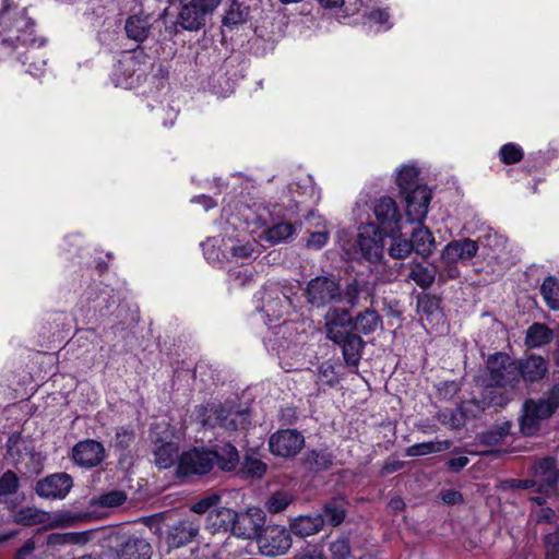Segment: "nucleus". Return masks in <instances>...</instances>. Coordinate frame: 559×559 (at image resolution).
Here are the masks:
<instances>
[{
  "mask_svg": "<svg viewBox=\"0 0 559 559\" xmlns=\"http://www.w3.org/2000/svg\"><path fill=\"white\" fill-rule=\"evenodd\" d=\"M381 325V317L373 309L353 318L346 309L331 308L325 314L324 328L326 337L341 347L345 365L357 368L366 345L358 333L369 335Z\"/></svg>",
  "mask_w": 559,
  "mask_h": 559,
  "instance_id": "1",
  "label": "nucleus"
},
{
  "mask_svg": "<svg viewBox=\"0 0 559 559\" xmlns=\"http://www.w3.org/2000/svg\"><path fill=\"white\" fill-rule=\"evenodd\" d=\"M484 392L483 408L503 407L512 399L519 384L516 359L506 353L490 355L486 361V373L480 378Z\"/></svg>",
  "mask_w": 559,
  "mask_h": 559,
  "instance_id": "2",
  "label": "nucleus"
},
{
  "mask_svg": "<svg viewBox=\"0 0 559 559\" xmlns=\"http://www.w3.org/2000/svg\"><path fill=\"white\" fill-rule=\"evenodd\" d=\"M0 57L11 55L19 45L33 46L34 22L26 16V10H11L8 0H2L0 12Z\"/></svg>",
  "mask_w": 559,
  "mask_h": 559,
  "instance_id": "3",
  "label": "nucleus"
},
{
  "mask_svg": "<svg viewBox=\"0 0 559 559\" xmlns=\"http://www.w3.org/2000/svg\"><path fill=\"white\" fill-rule=\"evenodd\" d=\"M197 420L203 427H221L227 431H236L239 427L243 428L249 424L248 413L227 411L222 405L215 404L198 406Z\"/></svg>",
  "mask_w": 559,
  "mask_h": 559,
  "instance_id": "4",
  "label": "nucleus"
},
{
  "mask_svg": "<svg viewBox=\"0 0 559 559\" xmlns=\"http://www.w3.org/2000/svg\"><path fill=\"white\" fill-rule=\"evenodd\" d=\"M307 302L314 308H323L342 300L340 281L334 275H319L311 278L306 286Z\"/></svg>",
  "mask_w": 559,
  "mask_h": 559,
  "instance_id": "5",
  "label": "nucleus"
},
{
  "mask_svg": "<svg viewBox=\"0 0 559 559\" xmlns=\"http://www.w3.org/2000/svg\"><path fill=\"white\" fill-rule=\"evenodd\" d=\"M295 288L288 282H272L264 286L261 297L262 310L267 317L280 319L287 313L292 306V296Z\"/></svg>",
  "mask_w": 559,
  "mask_h": 559,
  "instance_id": "6",
  "label": "nucleus"
},
{
  "mask_svg": "<svg viewBox=\"0 0 559 559\" xmlns=\"http://www.w3.org/2000/svg\"><path fill=\"white\" fill-rule=\"evenodd\" d=\"M499 243V237L497 234L488 233L478 240L471 238H463L459 240L450 241L441 252V259L447 264H455L459 261H467L476 257L479 245L483 246H497Z\"/></svg>",
  "mask_w": 559,
  "mask_h": 559,
  "instance_id": "7",
  "label": "nucleus"
},
{
  "mask_svg": "<svg viewBox=\"0 0 559 559\" xmlns=\"http://www.w3.org/2000/svg\"><path fill=\"white\" fill-rule=\"evenodd\" d=\"M221 0H191L180 9L177 24L189 32H198L205 26L207 17L219 5Z\"/></svg>",
  "mask_w": 559,
  "mask_h": 559,
  "instance_id": "8",
  "label": "nucleus"
},
{
  "mask_svg": "<svg viewBox=\"0 0 559 559\" xmlns=\"http://www.w3.org/2000/svg\"><path fill=\"white\" fill-rule=\"evenodd\" d=\"M305 442V436L299 430L280 429L270 436L269 450L274 456L288 460L300 453Z\"/></svg>",
  "mask_w": 559,
  "mask_h": 559,
  "instance_id": "9",
  "label": "nucleus"
},
{
  "mask_svg": "<svg viewBox=\"0 0 559 559\" xmlns=\"http://www.w3.org/2000/svg\"><path fill=\"white\" fill-rule=\"evenodd\" d=\"M290 531L281 525L263 527L258 540L260 552L266 557L285 555L292 547Z\"/></svg>",
  "mask_w": 559,
  "mask_h": 559,
  "instance_id": "10",
  "label": "nucleus"
},
{
  "mask_svg": "<svg viewBox=\"0 0 559 559\" xmlns=\"http://www.w3.org/2000/svg\"><path fill=\"white\" fill-rule=\"evenodd\" d=\"M213 468V455L209 449H192L183 452L178 460L177 476L205 475Z\"/></svg>",
  "mask_w": 559,
  "mask_h": 559,
  "instance_id": "11",
  "label": "nucleus"
},
{
  "mask_svg": "<svg viewBox=\"0 0 559 559\" xmlns=\"http://www.w3.org/2000/svg\"><path fill=\"white\" fill-rule=\"evenodd\" d=\"M265 524V512L260 508H248L236 512L233 534L247 539L259 538Z\"/></svg>",
  "mask_w": 559,
  "mask_h": 559,
  "instance_id": "12",
  "label": "nucleus"
},
{
  "mask_svg": "<svg viewBox=\"0 0 559 559\" xmlns=\"http://www.w3.org/2000/svg\"><path fill=\"white\" fill-rule=\"evenodd\" d=\"M357 247L361 255L369 262H380L383 257V238L374 224H366L359 229Z\"/></svg>",
  "mask_w": 559,
  "mask_h": 559,
  "instance_id": "13",
  "label": "nucleus"
},
{
  "mask_svg": "<svg viewBox=\"0 0 559 559\" xmlns=\"http://www.w3.org/2000/svg\"><path fill=\"white\" fill-rule=\"evenodd\" d=\"M73 487V479L67 473H55L39 479L35 492L46 499H64Z\"/></svg>",
  "mask_w": 559,
  "mask_h": 559,
  "instance_id": "14",
  "label": "nucleus"
},
{
  "mask_svg": "<svg viewBox=\"0 0 559 559\" xmlns=\"http://www.w3.org/2000/svg\"><path fill=\"white\" fill-rule=\"evenodd\" d=\"M106 459L104 445L94 439H85L78 442L72 449V460L75 464L93 468L100 465Z\"/></svg>",
  "mask_w": 559,
  "mask_h": 559,
  "instance_id": "15",
  "label": "nucleus"
},
{
  "mask_svg": "<svg viewBox=\"0 0 559 559\" xmlns=\"http://www.w3.org/2000/svg\"><path fill=\"white\" fill-rule=\"evenodd\" d=\"M405 195L406 216L411 223H421L427 216L431 191L425 185L416 186Z\"/></svg>",
  "mask_w": 559,
  "mask_h": 559,
  "instance_id": "16",
  "label": "nucleus"
},
{
  "mask_svg": "<svg viewBox=\"0 0 559 559\" xmlns=\"http://www.w3.org/2000/svg\"><path fill=\"white\" fill-rule=\"evenodd\" d=\"M373 213L383 234L400 233L401 214L393 199L380 198L373 207Z\"/></svg>",
  "mask_w": 559,
  "mask_h": 559,
  "instance_id": "17",
  "label": "nucleus"
},
{
  "mask_svg": "<svg viewBox=\"0 0 559 559\" xmlns=\"http://www.w3.org/2000/svg\"><path fill=\"white\" fill-rule=\"evenodd\" d=\"M199 532V520L182 519L169 526L166 542L169 547L179 548L195 540Z\"/></svg>",
  "mask_w": 559,
  "mask_h": 559,
  "instance_id": "18",
  "label": "nucleus"
},
{
  "mask_svg": "<svg viewBox=\"0 0 559 559\" xmlns=\"http://www.w3.org/2000/svg\"><path fill=\"white\" fill-rule=\"evenodd\" d=\"M534 480H537V490L548 492L555 489L559 481V471L556 466V460L547 456L538 460L533 467Z\"/></svg>",
  "mask_w": 559,
  "mask_h": 559,
  "instance_id": "19",
  "label": "nucleus"
},
{
  "mask_svg": "<svg viewBox=\"0 0 559 559\" xmlns=\"http://www.w3.org/2000/svg\"><path fill=\"white\" fill-rule=\"evenodd\" d=\"M519 381L534 383L540 381L547 373L548 367L542 356L531 355L526 358L518 359Z\"/></svg>",
  "mask_w": 559,
  "mask_h": 559,
  "instance_id": "20",
  "label": "nucleus"
},
{
  "mask_svg": "<svg viewBox=\"0 0 559 559\" xmlns=\"http://www.w3.org/2000/svg\"><path fill=\"white\" fill-rule=\"evenodd\" d=\"M334 455L328 448L310 449L299 460L300 466L310 473H320L333 465Z\"/></svg>",
  "mask_w": 559,
  "mask_h": 559,
  "instance_id": "21",
  "label": "nucleus"
},
{
  "mask_svg": "<svg viewBox=\"0 0 559 559\" xmlns=\"http://www.w3.org/2000/svg\"><path fill=\"white\" fill-rule=\"evenodd\" d=\"M481 401L471 400L464 402L456 409L450 411L449 414H443V423L451 428L463 427L467 419L476 418L480 412H484Z\"/></svg>",
  "mask_w": 559,
  "mask_h": 559,
  "instance_id": "22",
  "label": "nucleus"
},
{
  "mask_svg": "<svg viewBox=\"0 0 559 559\" xmlns=\"http://www.w3.org/2000/svg\"><path fill=\"white\" fill-rule=\"evenodd\" d=\"M153 554L151 544L142 537L129 536L119 546V559H151Z\"/></svg>",
  "mask_w": 559,
  "mask_h": 559,
  "instance_id": "23",
  "label": "nucleus"
},
{
  "mask_svg": "<svg viewBox=\"0 0 559 559\" xmlns=\"http://www.w3.org/2000/svg\"><path fill=\"white\" fill-rule=\"evenodd\" d=\"M324 526L321 514L299 515L289 523V531L294 535L305 538L318 534Z\"/></svg>",
  "mask_w": 559,
  "mask_h": 559,
  "instance_id": "24",
  "label": "nucleus"
},
{
  "mask_svg": "<svg viewBox=\"0 0 559 559\" xmlns=\"http://www.w3.org/2000/svg\"><path fill=\"white\" fill-rule=\"evenodd\" d=\"M211 454L213 455V465L216 463L224 472L235 471L239 464L238 450L230 442L216 445L214 450H211Z\"/></svg>",
  "mask_w": 559,
  "mask_h": 559,
  "instance_id": "25",
  "label": "nucleus"
},
{
  "mask_svg": "<svg viewBox=\"0 0 559 559\" xmlns=\"http://www.w3.org/2000/svg\"><path fill=\"white\" fill-rule=\"evenodd\" d=\"M409 241L414 246L413 250L423 258H428L436 248L435 237L424 225V222L418 223V226L412 233Z\"/></svg>",
  "mask_w": 559,
  "mask_h": 559,
  "instance_id": "26",
  "label": "nucleus"
},
{
  "mask_svg": "<svg viewBox=\"0 0 559 559\" xmlns=\"http://www.w3.org/2000/svg\"><path fill=\"white\" fill-rule=\"evenodd\" d=\"M178 444L174 441L155 440L153 450L155 465L159 468L170 467L178 456Z\"/></svg>",
  "mask_w": 559,
  "mask_h": 559,
  "instance_id": "27",
  "label": "nucleus"
},
{
  "mask_svg": "<svg viewBox=\"0 0 559 559\" xmlns=\"http://www.w3.org/2000/svg\"><path fill=\"white\" fill-rule=\"evenodd\" d=\"M151 28L148 16L131 15L124 24L127 37L136 43H143L148 37Z\"/></svg>",
  "mask_w": 559,
  "mask_h": 559,
  "instance_id": "28",
  "label": "nucleus"
},
{
  "mask_svg": "<svg viewBox=\"0 0 559 559\" xmlns=\"http://www.w3.org/2000/svg\"><path fill=\"white\" fill-rule=\"evenodd\" d=\"M346 504L347 502L342 497H334L326 501L323 504L322 513H320L324 519V523L326 522L332 526L342 524L346 516Z\"/></svg>",
  "mask_w": 559,
  "mask_h": 559,
  "instance_id": "29",
  "label": "nucleus"
},
{
  "mask_svg": "<svg viewBox=\"0 0 559 559\" xmlns=\"http://www.w3.org/2000/svg\"><path fill=\"white\" fill-rule=\"evenodd\" d=\"M250 11V5L245 0H233L223 17V24L233 29L248 21Z\"/></svg>",
  "mask_w": 559,
  "mask_h": 559,
  "instance_id": "30",
  "label": "nucleus"
},
{
  "mask_svg": "<svg viewBox=\"0 0 559 559\" xmlns=\"http://www.w3.org/2000/svg\"><path fill=\"white\" fill-rule=\"evenodd\" d=\"M524 405L526 406V411L532 412L542 421L549 418L555 413L556 408L559 406V401L552 399L550 391L547 399L538 401L527 400Z\"/></svg>",
  "mask_w": 559,
  "mask_h": 559,
  "instance_id": "31",
  "label": "nucleus"
},
{
  "mask_svg": "<svg viewBox=\"0 0 559 559\" xmlns=\"http://www.w3.org/2000/svg\"><path fill=\"white\" fill-rule=\"evenodd\" d=\"M90 540V532L52 533L47 536L49 547L63 545H84Z\"/></svg>",
  "mask_w": 559,
  "mask_h": 559,
  "instance_id": "32",
  "label": "nucleus"
},
{
  "mask_svg": "<svg viewBox=\"0 0 559 559\" xmlns=\"http://www.w3.org/2000/svg\"><path fill=\"white\" fill-rule=\"evenodd\" d=\"M417 312L426 317V320L439 322L442 318L440 300L429 294L419 295L417 298Z\"/></svg>",
  "mask_w": 559,
  "mask_h": 559,
  "instance_id": "33",
  "label": "nucleus"
},
{
  "mask_svg": "<svg viewBox=\"0 0 559 559\" xmlns=\"http://www.w3.org/2000/svg\"><path fill=\"white\" fill-rule=\"evenodd\" d=\"M437 273L433 265L416 263L408 274V280L414 281L420 288L428 289L435 283Z\"/></svg>",
  "mask_w": 559,
  "mask_h": 559,
  "instance_id": "34",
  "label": "nucleus"
},
{
  "mask_svg": "<svg viewBox=\"0 0 559 559\" xmlns=\"http://www.w3.org/2000/svg\"><path fill=\"white\" fill-rule=\"evenodd\" d=\"M552 340V331L543 323H534L526 332L525 343L528 347H539Z\"/></svg>",
  "mask_w": 559,
  "mask_h": 559,
  "instance_id": "35",
  "label": "nucleus"
},
{
  "mask_svg": "<svg viewBox=\"0 0 559 559\" xmlns=\"http://www.w3.org/2000/svg\"><path fill=\"white\" fill-rule=\"evenodd\" d=\"M127 501V493L123 490H110L93 497L90 506L95 508H118Z\"/></svg>",
  "mask_w": 559,
  "mask_h": 559,
  "instance_id": "36",
  "label": "nucleus"
},
{
  "mask_svg": "<svg viewBox=\"0 0 559 559\" xmlns=\"http://www.w3.org/2000/svg\"><path fill=\"white\" fill-rule=\"evenodd\" d=\"M386 235L391 238L388 253L392 259L403 260L414 251V246L411 245V241L404 238L400 233Z\"/></svg>",
  "mask_w": 559,
  "mask_h": 559,
  "instance_id": "37",
  "label": "nucleus"
},
{
  "mask_svg": "<svg viewBox=\"0 0 559 559\" xmlns=\"http://www.w3.org/2000/svg\"><path fill=\"white\" fill-rule=\"evenodd\" d=\"M451 442L449 440L443 441H429L416 443L406 449L407 456H423L431 453L443 452L450 449Z\"/></svg>",
  "mask_w": 559,
  "mask_h": 559,
  "instance_id": "38",
  "label": "nucleus"
},
{
  "mask_svg": "<svg viewBox=\"0 0 559 559\" xmlns=\"http://www.w3.org/2000/svg\"><path fill=\"white\" fill-rule=\"evenodd\" d=\"M236 511L228 508H219L210 512L209 520L217 530L230 531L235 525Z\"/></svg>",
  "mask_w": 559,
  "mask_h": 559,
  "instance_id": "39",
  "label": "nucleus"
},
{
  "mask_svg": "<svg viewBox=\"0 0 559 559\" xmlns=\"http://www.w3.org/2000/svg\"><path fill=\"white\" fill-rule=\"evenodd\" d=\"M540 294L551 309H559V281L556 277L547 276L544 280Z\"/></svg>",
  "mask_w": 559,
  "mask_h": 559,
  "instance_id": "40",
  "label": "nucleus"
},
{
  "mask_svg": "<svg viewBox=\"0 0 559 559\" xmlns=\"http://www.w3.org/2000/svg\"><path fill=\"white\" fill-rule=\"evenodd\" d=\"M293 496L283 490L273 492L264 503V509L271 514H277L287 509L293 502Z\"/></svg>",
  "mask_w": 559,
  "mask_h": 559,
  "instance_id": "41",
  "label": "nucleus"
},
{
  "mask_svg": "<svg viewBox=\"0 0 559 559\" xmlns=\"http://www.w3.org/2000/svg\"><path fill=\"white\" fill-rule=\"evenodd\" d=\"M267 465L255 453H247L242 463V473L250 478H262Z\"/></svg>",
  "mask_w": 559,
  "mask_h": 559,
  "instance_id": "42",
  "label": "nucleus"
},
{
  "mask_svg": "<svg viewBox=\"0 0 559 559\" xmlns=\"http://www.w3.org/2000/svg\"><path fill=\"white\" fill-rule=\"evenodd\" d=\"M47 513L32 507L20 509L14 515V522L24 526L44 523Z\"/></svg>",
  "mask_w": 559,
  "mask_h": 559,
  "instance_id": "43",
  "label": "nucleus"
},
{
  "mask_svg": "<svg viewBox=\"0 0 559 559\" xmlns=\"http://www.w3.org/2000/svg\"><path fill=\"white\" fill-rule=\"evenodd\" d=\"M545 559H559V526H550L543 536Z\"/></svg>",
  "mask_w": 559,
  "mask_h": 559,
  "instance_id": "44",
  "label": "nucleus"
},
{
  "mask_svg": "<svg viewBox=\"0 0 559 559\" xmlns=\"http://www.w3.org/2000/svg\"><path fill=\"white\" fill-rule=\"evenodd\" d=\"M418 170L414 166H403L397 176V186L402 194L413 190L418 182Z\"/></svg>",
  "mask_w": 559,
  "mask_h": 559,
  "instance_id": "45",
  "label": "nucleus"
},
{
  "mask_svg": "<svg viewBox=\"0 0 559 559\" xmlns=\"http://www.w3.org/2000/svg\"><path fill=\"white\" fill-rule=\"evenodd\" d=\"M295 233V226L288 222L273 225L265 231V238L271 243H278L286 240Z\"/></svg>",
  "mask_w": 559,
  "mask_h": 559,
  "instance_id": "46",
  "label": "nucleus"
},
{
  "mask_svg": "<svg viewBox=\"0 0 559 559\" xmlns=\"http://www.w3.org/2000/svg\"><path fill=\"white\" fill-rule=\"evenodd\" d=\"M135 432L132 427H118L110 445L118 451H126L134 442Z\"/></svg>",
  "mask_w": 559,
  "mask_h": 559,
  "instance_id": "47",
  "label": "nucleus"
},
{
  "mask_svg": "<svg viewBox=\"0 0 559 559\" xmlns=\"http://www.w3.org/2000/svg\"><path fill=\"white\" fill-rule=\"evenodd\" d=\"M29 61L26 71L32 75H39L45 70L46 61L39 57V51L37 48H28L26 52L23 53L22 63L24 66Z\"/></svg>",
  "mask_w": 559,
  "mask_h": 559,
  "instance_id": "48",
  "label": "nucleus"
},
{
  "mask_svg": "<svg viewBox=\"0 0 559 559\" xmlns=\"http://www.w3.org/2000/svg\"><path fill=\"white\" fill-rule=\"evenodd\" d=\"M522 415L520 417V430L524 436H534L540 429V420L532 412L526 411L523 404Z\"/></svg>",
  "mask_w": 559,
  "mask_h": 559,
  "instance_id": "49",
  "label": "nucleus"
},
{
  "mask_svg": "<svg viewBox=\"0 0 559 559\" xmlns=\"http://www.w3.org/2000/svg\"><path fill=\"white\" fill-rule=\"evenodd\" d=\"M499 155L502 163L511 165L522 160L523 151L519 145L508 143L501 146Z\"/></svg>",
  "mask_w": 559,
  "mask_h": 559,
  "instance_id": "50",
  "label": "nucleus"
},
{
  "mask_svg": "<svg viewBox=\"0 0 559 559\" xmlns=\"http://www.w3.org/2000/svg\"><path fill=\"white\" fill-rule=\"evenodd\" d=\"M19 488V478L12 471H7L0 477V496L14 493Z\"/></svg>",
  "mask_w": 559,
  "mask_h": 559,
  "instance_id": "51",
  "label": "nucleus"
},
{
  "mask_svg": "<svg viewBox=\"0 0 559 559\" xmlns=\"http://www.w3.org/2000/svg\"><path fill=\"white\" fill-rule=\"evenodd\" d=\"M332 559H347L350 555L349 540L346 537L337 538L330 545Z\"/></svg>",
  "mask_w": 559,
  "mask_h": 559,
  "instance_id": "52",
  "label": "nucleus"
},
{
  "mask_svg": "<svg viewBox=\"0 0 559 559\" xmlns=\"http://www.w3.org/2000/svg\"><path fill=\"white\" fill-rule=\"evenodd\" d=\"M319 379L330 386L338 383V377L335 372L334 366L330 361H324L318 368Z\"/></svg>",
  "mask_w": 559,
  "mask_h": 559,
  "instance_id": "53",
  "label": "nucleus"
},
{
  "mask_svg": "<svg viewBox=\"0 0 559 559\" xmlns=\"http://www.w3.org/2000/svg\"><path fill=\"white\" fill-rule=\"evenodd\" d=\"M219 500H221V497L218 495H216V493L210 495V496L199 500L198 502H195L191 507V511H193L198 514H203V513L210 511L211 508L217 506Z\"/></svg>",
  "mask_w": 559,
  "mask_h": 559,
  "instance_id": "54",
  "label": "nucleus"
},
{
  "mask_svg": "<svg viewBox=\"0 0 559 559\" xmlns=\"http://www.w3.org/2000/svg\"><path fill=\"white\" fill-rule=\"evenodd\" d=\"M329 239V231L326 229L310 233L307 239V247L311 249H321L325 246Z\"/></svg>",
  "mask_w": 559,
  "mask_h": 559,
  "instance_id": "55",
  "label": "nucleus"
},
{
  "mask_svg": "<svg viewBox=\"0 0 559 559\" xmlns=\"http://www.w3.org/2000/svg\"><path fill=\"white\" fill-rule=\"evenodd\" d=\"M294 559H325L322 549L318 545H307Z\"/></svg>",
  "mask_w": 559,
  "mask_h": 559,
  "instance_id": "56",
  "label": "nucleus"
},
{
  "mask_svg": "<svg viewBox=\"0 0 559 559\" xmlns=\"http://www.w3.org/2000/svg\"><path fill=\"white\" fill-rule=\"evenodd\" d=\"M359 293L360 285L356 280H353L350 283L346 285L345 298L350 307L356 306Z\"/></svg>",
  "mask_w": 559,
  "mask_h": 559,
  "instance_id": "57",
  "label": "nucleus"
},
{
  "mask_svg": "<svg viewBox=\"0 0 559 559\" xmlns=\"http://www.w3.org/2000/svg\"><path fill=\"white\" fill-rule=\"evenodd\" d=\"M478 440L481 444H485V445H497L502 441L501 435H499L497 432L495 427H492L491 429H489L487 431L479 433Z\"/></svg>",
  "mask_w": 559,
  "mask_h": 559,
  "instance_id": "58",
  "label": "nucleus"
},
{
  "mask_svg": "<svg viewBox=\"0 0 559 559\" xmlns=\"http://www.w3.org/2000/svg\"><path fill=\"white\" fill-rule=\"evenodd\" d=\"M254 251V245L251 242L242 243V245H235L230 248V252L233 257L240 258V259H247L252 255Z\"/></svg>",
  "mask_w": 559,
  "mask_h": 559,
  "instance_id": "59",
  "label": "nucleus"
},
{
  "mask_svg": "<svg viewBox=\"0 0 559 559\" xmlns=\"http://www.w3.org/2000/svg\"><path fill=\"white\" fill-rule=\"evenodd\" d=\"M35 543L31 539L16 551L14 559H35Z\"/></svg>",
  "mask_w": 559,
  "mask_h": 559,
  "instance_id": "60",
  "label": "nucleus"
},
{
  "mask_svg": "<svg viewBox=\"0 0 559 559\" xmlns=\"http://www.w3.org/2000/svg\"><path fill=\"white\" fill-rule=\"evenodd\" d=\"M504 484L506 487L510 489H530L537 487V480L534 479H509Z\"/></svg>",
  "mask_w": 559,
  "mask_h": 559,
  "instance_id": "61",
  "label": "nucleus"
},
{
  "mask_svg": "<svg viewBox=\"0 0 559 559\" xmlns=\"http://www.w3.org/2000/svg\"><path fill=\"white\" fill-rule=\"evenodd\" d=\"M441 500L445 504H457L463 502V496L457 490L449 489L441 492Z\"/></svg>",
  "mask_w": 559,
  "mask_h": 559,
  "instance_id": "62",
  "label": "nucleus"
},
{
  "mask_svg": "<svg viewBox=\"0 0 559 559\" xmlns=\"http://www.w3.org/2000/svg\"><path fill=\"white\" fill-rule=\"evenodd\" d=\"M404 465H405V463L403 461L388 460V461H385V463L383 464V466L381 468V475L385 476L389 474H393V473L402 469L404 467Z\"/></svg>",
  "mask_w": 559,
  "mask_h": 559,
  "instance_id": "63",
  "label": "nucleus"
},
{
  "mask_svg": "<svg viewBox=\"0 0 559 559\" xmlns=\"http://www.w3.org/2000/svg\"><path fill=\"white\" fill-rule=\"evenodd\" d=\"M468 462H469V460L467 456L452 457L448 461V467L452 472L459 473L468 464Z\"/></svg>",
  "mask_w": 559,
  "mask_h": 559,
  "instance_id": "64",
  "label": "nucleus"
}]
</instances>
